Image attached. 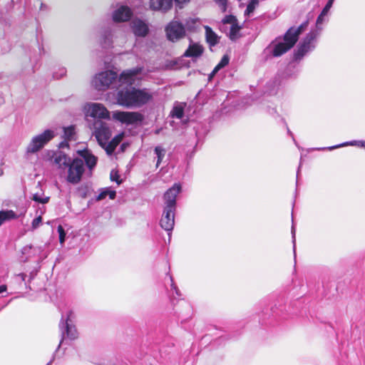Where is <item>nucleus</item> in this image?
Masks as SVG:
<instances>
[{"label":"nucleus","mask_w":365,"mask_h":365,"mask_svg":"<svg viewBox=\"0 0 365 365\" xmlns=\"http://www.w3.org/2000/svg\"><path fill=\"white\" fill-rule=\"evenodd\" d=\"M131 29L137 37H145L150 31L148 25L140 19H136L132 21Z\"/></svg>","instance_id":"5701e85b"},{"label":"nucleus","mask_w":365,"mask_h":365,"mask_svg":"<svg viewBox=\"0 0 365 365\" xmlns=\"http://www.w3.org/2000/svg\"><path fill=\"white\" fill-rule=\"evenodd\" d=\"M259 1H248V4L247 5V8L245 11V16H250V15L254 12L256 7L259 5Z\"/></svg>","instance_id":"79ce46f5"},{"label":"nucleus","mask_w":365,"mask_h":365,"mask_svg":"<svg viewBox=\"0 0 365 365\" xmlns=\"http://www.w3.org/2000/svg\"><path fill=\"white\" fill-rule=\"evenodd\" d=\"M71 159L72 158H71L64 153L59 152V153H58L54 158V163L58 164L59 166L63 165L64 167H66Z\"/></svg>","instance_id":"c9c22d12"},{"label":"nucleus","mask_w":365,"mask_h":365,"mask_svg":"<svg viewBox=\"0 0 365 365\" xmlns=\"http://www.w3.org/2000/svg\"><path fill=\"white\" fill-rule=\"evenodd\" d=\"M42 223V217L41 215L35 217L31 222V230H34L37 229L39 225Z\"/></svg>","instance_id":"864d4df0"},{"label":"nucleus","mask_w":365,"mask_h":365,"mask_svg":"<svg viewBox=\"0 0 365 365\" xmlns=\"http://www.w3.org/2000/svg\"><path fill=\"white\" fill-rule=\"evenodd\" d=\"M93 135H95L98 144L104 147L108 143L111 137V130L107 123L102 120H96L93 124Z\"/></svg>","instance_id":"f8f14e48"},{"label":"nucleus","mask_w":365,"mask_h":365,"mask_svg":"<svg viewBox=\"0 0 365 365\" xmlns=\"http://www.w3.org/2000/svg\"><path fill=\"white\" fill-rule=\"evenodd\" d=\"M153 99V96L145 88L124 86L119 88L116 101L119 106L127 108H140Z\"/></svg>","instance_id":"f03ea898"},{"label":"nucleus","mask_w":365,"mask_h":365,"mask_svg":"<svg viewBox=\"0 0 365 365\" xmlns=\"http://www.w3.org/2000/svg\"><path fill=\"white\" fill-rule=\"evenodd\" d=\"M317 38V31H309L307 33L294 50L292 57V62L299 63L309 52L313 51L316 47L315 41Z\"/></svg>","instance_id":"0eeeda50"},{"label":"nucleus","mask_w":365,"mask_h":365,"mask_svg":"<svg viewBox=\"0 0 365 365\" xmlns=\"http://www.w3.org/2000/svg\"><path fill=\"white\" fill-rule=\"evenodd\" d=\"M43 247L41 246L26 245L21 250L20 262L25 263L31 259H35L37 262L39 257H44V259L46 257V255H43Z\"/></svg>","instance_id":"4468645a"},{"label":"nucleus","mask_w":365,"mask_h":365,"mask_svg":"<svg viewBox=\"0 0 365 365\" xmlns=\"http://www.w3.org/2000/svg\"><path fill=\"white\" fill-rule=\"evenodd\" d=\"M66 147H68V141L64 139L63 141H62L59 143V148H66Z\"/></svg>","instance_id":"680f3d73"},{"label":"nucleus","mask_w":365,"mask_h":365,"mask_svg":"<svg viewBox=\"0 0 365 365\" xmlns=\"http://www.w3.org/2000/svg\"><path fill=\"white\" fill-rule=\"evenodd\" d=\"M141 72L140 68H135L130 70L123 71L119 76L117 74L116 88L118 87L133 86L135 83L137 76Z\"/></svg>","instance_id":"ddd939ff"},{"label":"nucleus","mask_w":365,"mask_h":365,"mask_svg":"<svg viewBox=\"0 0 365 365\" xmlns=\"http://www.w3.org/2000/svg\"><path fill=\"white\" fill-rule=\"evenodd\" d=\"M199 21L198 19H189L186 21L185 27V31H195L198 26Z\"/></svg>","instance_id":"ea45409f"},{"label":"nucleus","mask_w":365,"mask_h":365,"mask_svg":"<svg viewBox=\"0 0 365 365\" xmlns=\"http://www.w3.org/2000/svg\"><path fill=\"white\" fill-rule=\"evenodd\" d=\"M292 218H293V213L292 214ZM292 220V225L291 228V234H292V244H293V252H294V259H296V229L295 225L294 224V219Z\"/></svg>","instance_id":"de8ad7c7"},{"label":"nucleus","mask_w":365,"mask_h":365,"mask_svg":"<svg viewBox=\"0 0 365 365\" xmlns=\"http://www.w3.org/2000/svg\"><path fill=\"white\" fill-rule=\"evenodd\" d=\"M161 130V128L157 129L155 130V134H159Z\"/></svg>","instance_id":"338daca9"},{"label":"nucleus","mask_w":365,"mask_h":365,"mask_svg":"<svg viewBox=\"0 0 365 365\" xmlns=\"http://www.w3.org/2000/svg\"><path fill=\"white\" fill-rule=\"evenodd\" d=\"M176 209L164 206L162 217L160 220V227L168 232L169 239L175 225V212Z\"/></svg>","instance_id":"2eb2a0df"},{"label":"nucleus","mask_w":365,"mask_h":365,"mask_svg":"<svg viewBox=\"0 0 365 365\" xmlns=\"http://www.w3.org/2000/svg\"><path fill=\"white\" fill-rule=\"evenodd\" d=\"M9 8H11L12 6H14V1H11L9 4Z\"/></svg>","instance_id":"0e129e2a"},{"label":"nucleus","mask_w":365,"mask_h":365,"mask_svg":"<svg viewBox=\"0 0 365 365\" xmlns=\"http://www.w3.org/2000/svg\"><path fill=\"white\" fill-rule=\"evenodd\" d=\"M0 21L1 22L4 23L6 25V24H9L10 25V23H9L7 21V18L6 16V14H4L3 11L0 12Z\"/></svg>","instance_id":"13d9d810"},{"label":"nucleus","mask_w":365,"mask_h":365,"mask_svg":"<svg viewBox=\"0 0 365 365\" xmlns=\"http://www.w3.org/2000/svg\"><path fill=\"white\" fill-rule=\"evenodd\" d=\"M182 190V186L180 183H175L164 194L165 206L173 209H176L177 197Z\"/></svg>","instance_id":"a211bd4d"},{"label":"nucleus","mask_w":365,"mask_h":365,"mask_svg":"<svg viewBox=\"0 0 365 365\" xmlns=\"http://www.w3.org/2000/svg\"><path fill=\"white\" fill-rule=\"evenodd\" d=\"M309 25V17L304 20L298 27L291 26L289 27L286 32H290L289 36L294 39V42L297 43L299 41L300 35L307 29Z\"/></svg>","instance_id":"393cba45"},{"label":"nucleus","mask_w":365,"mask_h":365,"mask_svg":"<svg viewBox=\"0 0 365 365\" xmlns=\"http://www.w3.org/2000/svg\"><path fill=\"white\" fill-rule=\"evenodd\" d=\"M334 1H327L326 5L322 9V11L319 14V16L317 18L315 28L312 29L310 31H317V36L319 35L320 32L322 30V24L324 22L328 21V14L329 13V11L331 8L333 6V3Z\"/></svg>","instance_id":"412c9836"},{"label":"nucleus","mask_w":365,"mask_h":365,"mask_svg":"<svg viewBox=\"0 0 365 365\" xmlns=\"http://www.w3.org/2000/svg\"><path fill=\"white\" fill-rule=\"evenodd\" d=\"M91 190V185L86 182L77 187V193L81 198H86Z\"/></svg>","instance_id":"4c0bfd02"},{"label":"nucleus","mask_w":365,"mask_h":365,"mask_svg":"<svg viewBox=\"0 0 365 365\" xmlns=\"http://www.w3.org/2000/svg\"><path fill=\"white\" fill-rule=\"evenodd\" d=\"M14 278L16 282H24L26 289H31V288L30 287L31 282H29L28 280H26V278H27L26 274H25L24 272L19 273L18 274H16L14 276Z\"/></svg>","instance_id":"37998d69"},{"label":"nucleus","mask_w":365,"mask_h":365,"mask_svg":"<svg viewBox=\"0 0 365 365\" xmlns=\"http://www.w3.org/2000/svg\"><path fill=\"white\" fill-rule=\"evenodd\" d=\"M206 41L210 46H216L220 41V37L209 26H205Z\"/></svg>","instance_id":"c85d7f7f"},{"label":"nucleus","mask_w":365,"mask_h":365,"mask_svg":"<svg viewBox=\"0 0 365 365\" xmlns=\"http://www.w3.org/2000/svg\"><path fill=\"white\" fill-rule=\"evenodd\" d=\"M7 291V286L6 284L0 285V294H3Z\"/></svg>","instance_id":"e2e57ef3"},{"label":"nucleus","mask_w":365,"mask_h":365,"mask_svg":"<svg viewBox=\"0 0 365 365\" xmlns=\"http://www.w3.org/2000/svg\"><path fill=\"white\" fill-rule=\"evenodd\" d=\"M226 339V336H220L217 338H216L212 342V345H215V344H220L222 342H223Z\"/></svg>","instance_id":"4d7b16f0"},{"label":"nucleus","mask_w":365,"mask_h":365,"mask_svg":"<svg viewBox=\"0 0 365 365\" xmlns=\"http://www.w3.org/2000/svg\"><path fill=\"white\" fill-rule=\"evenodd\" d=\"M98 195L95 197L96 201H101L108 196L110 200H114L116 197V191L112 187H106L98 190Z\"/></svg>","instance_id":"cd10ccee"},{"label":"nucleus","mask_w":365,"mask_h":365,"mask_svg":"<svg viewBox=\"0 0 365 365\" xmlns=\"http://www.w3.org/2000/svg\"><path fill=\"white\" fill-rule=\"evenodd\" d=\"M219 4V7L221 9L222 12H226L227 7H228V3L230 1H216Z\"/></svg>","instance_id":"6e6d98bb"},{"label":"nucleus","mask_w":365,"mask_h":365,"mask_svg":"<svg viewBox=\"0 0 365 365\" xmlns=\"http://www.w3.org/2000/svg\"><path fill=\"white\" fill-rule=\"evenodd\" d=\"M289 33L285 32L283 35L277 36L269 43L262 53L264 61L283 56L296 45L294 39L289 36Z\"/></svg>","instance_id":"7ed1b4c3"},{"label":"nucleus","mask_w":365,"mask_h":365,"mask_svg":"<svg viewBox=\"0 0 365 365\" xmlns=\"http://www.w3.org/2000/svg\"><path fill=\"white\" fill-rule=\"evenodd\" d=\"M117 73L113 71H101L96 74L92 84L98 91H106L108 88H116Z\"/></svg>","instance_id":"1a4fd4ad"},{"label":"nucleus","mask_w":365,"mask_h":365,"mask_svg":"<svg viewBox=\"0 0 365 365\" xmlns=\"http://www.w3.org/2000/svg\"><path fill=\"white\" fill-rule=\"evenodd\" d=\"M78 157L73 158L67 165L66 181L72 185L78 184L85 173V167L88 169L90 175L97 165L98 157L88 148L76 151Z\"/></svg>","instance_id":"f257e3e1"},{"label":"nucleus","mask_w":365,"mask_h":365,"mask_svg":"<svg viewBox=\"0 0 365 365\" xmlns=\"http://www.w3.org/2000/svg\"><path fill=\"white\" fill-rule=\"evenodd\" d=\"M110 179L112 182H115L118 185L123 183V180L120 178L118 170H112L110 173Z\"/></svg>","instance_id":"49530a36"},{"label":"nucleus","mask_w":365,"mask_h":365,"mask_svg":"<svg viewBox=\"0 0 365 365\" xmlns=\"http://www.w3.org/2000/svg\"><path fill=\"white\" fill-rule=\"evenodd\" d=\"M273 118H274V119H277V118H279V120H280V121H282V122L284 123V126L286 127V128H287V134H288V135H289L292 138V140H293V141H294V144H295L296 145H297V141H296V140H295V138H294V134H293V133L289 130V127H288V125H287V123H286V121H285L284 118H282L279 115V116H276V117H273Z\"/></svg>","instance_id":"603ef678"},{"label":"nucleus","mask_w":365,"mask_h":365,"mask_svg":"<svg viewBox=\"0 0 365 365\" xmlns=\"http://www.w3.org/2000/svg\"><path fill=\"white\" fill-rule=\"evenodd\" d=\"M166 276L168 277L169 279H170V287H171V289L172 290H173L175 293V294L178 297H180L182 296V294L180 292V290L179 289V288L177 287V285L175 284V282H174V279H173V276L170 274V272H168L167 274H166Z\"/></svg>","instance_id":"a18cd8bd"},{"label":"nucleus","mask_w":365,"mask_h":365,"mask_svg":"<svg viewBox=\"0 0 365 365\" xmlns=\"http://www.w3.org/2000/svg\"><path fill=\"white\" fill-rule=\"evenodd\" d=\"M73 317V312L72 310H68L66 314H62L61 319L59 323L61 340L51 360L46 365L52 364L56 359V353L58 351L62 344H68V341H73L78 338V331L72 320Z\"/></svg>","instance_id":"20e7f679"},{"label":"nucleus","mask_w":365,"mask_h":365,"mask_svg":"<svg viewBox=\"0 0 365 365\" xmlns=\"http://www.w3.org/2000/svg\"><path fill=\"white\" fill-rule=\"evenodd\" d=\"M207 336H207V334H206V335H205V336H203L202 337V340H203V341H207Z\"/></svg>","instance_id":"69168bd1"},{"label":"nucleus","mask_w":365,"mask_h":365,"mask_svg":"<svg viewBox=\"0 0 365 365\" xmlns=\"http://www.w3.org/2000/svg\"><path fill=\"white\" fill-rule=\"evenodd\" d=\"M66 72H67V71L65 67H61L58 68V71L53 72V78L58 80V79L63 78V76H65L66 74Z\"/></svg>","instance_id":"8fccbe9b"},{"label":"nucleus","mask_w":365,"mask_h":365,"mask_svg":"<svg viewBox=\"0 0 365 365\" xmlns=\"http://www.w3.org/2000/svg\"><path fill=\"white\" fill-rule=\"evenodd\" d=\"M241 28L242 27L239 25V24H236L230 26L229 32V38L230 40L236 41L240 38V31Z\"/></svg>","instance_id":"e433bc0d"},{"label":"nucleus","mask_w":365,"mask_h":365,"mask_svg":"<svg viewBox=\"0 0 365 365\" xmlns=\"http://www.w3.org/2000/svg\"><path fill=\"white\" fill-rule=\"evenodd\" d=\"M21 214L18 215L11 210H0V227L7 221L18 219Z\"/></svg>","instance_id":"c756f323"},{"label":"nucleus","mask_w":365,"mask_h":365,"mask_svg":"<svg viewBox=\"0 0 365 365\" xmlns=\"http://www.w3.org/2000/svg\"><path fill=\"white\" fill-rule=\"evenodd\" d=\"M88 106L87 114L96 120L110 118V112L103 104L99 103H91Z\"/></svg>","instance_id":"dca6fc26"},{"label":"nucleus","mask_w":365,"mask_h":365,"mask_svg":"<svg viewBox=\"0 0 365 365\" xmlns=\"http://www.w3.org/2000/svg\"><path fill=\"white\" fill-rule=\"evenodd\" d=\"M185 56H181L179 58L170 60L168 63V67L170 69H180L182 68H189L190 66V62L188 60H185Z\"/></svg>","instance_id":"bb28decb"},{"label":"nucleus","mask_w":365,"mask_h":365,"mask_svg":"<svg viewBox=\"0 0 365 365\" xmlns=\"http://www.w3.org/2000/svg\"><path fill=\"white\" fill-rule=\"evenodd\" d=\"M229 62L230 56L227 54L223 55L220 62L215 66V70L220 71L221 69L227 66L229 64Z\"/></svg>","instance_id":"a19ab883"},{"label":"nucleus","mask_w":365,"mask_h":365,"mask_svg":"<svg viewBox=\"0 0 365 365\" xmlns=\"http://www.w3.org/2000/svg\"><path fill=\"white\" fill-rule=\"evenodd\" d=\"M55 136L54 131L45 130L42 133L34 136L26 148L27 153H36L41 150Z\"/></svg>","instance_id":"9d476101"},{"label":"nucleus","mask_w":365,"mask_h":365,"mask_svg":"<svg viewBox=\"0 0 365 365\" xmlns=\"http://www.w3.org/2000/svg\"><path fill=\"white\" fill-rule=\"evenodd\" d=\"M39 51L40 53H41L42 51H43V48L41 46V47H39Z\"/></svg>","instance_id":"774afa93"},{"label":"nucleus","mask_w":365,"mask_h":365,"mask_svg":"<svg viewBox=\"0 0 365 365\" xmlns=\"http://www.w3.org/2000/svg\"><path fill=\"white\" fill-rule=\"evenodd\" d=\"M133 16V11L128 6H121L113 12L112 19L114 22H125Z\"/></svg>","instance_id":"4be33fe9"},{"label":"nucleus","mask_w":365,"mask_h":365,"mask_svg":"<svg viewBox=\"0 0 365 365\" xmlns=\"http://www.w3.org/2000/svg\"><path fill=\"white\" fill-rule=\"evenodd\" d=\"M222 23L223 24H230L232 26L238 24V21L235 15L229 14L225 16V17L222 20Z\"/></svg>","instance_id":"c03bdc74"},{"label":"nucleus","mask_w":365,"mask_h":365,"mask_svg":"<svg viewBox=\"0 0 365 365\" xmlns=\"http://www.w3.org/2000/svg\"><path fill=\"white\" fill-rule=\"evenodd\" d=\"M24 10L26 15L34 16L37 21L36 15L39 16L41 14L48 12V7L43 1H24Z\"/></svg>","instance_id":"f3484780"},{"label":"nucleus","mask_w":365,"mask_h":365,"mask_svg":"<svg viewBox=\"0 0 365 365\" xmlns=\"http://www.w3.org/2000/svg\"><path fill=\"white\" fill-rule=\"evenodd\" d=\"M181 300H183L182 299ZM182 306L185 307L187 311L186 313L180 312L178 314V317L181 319V324H183L185 321H187L189 318L191 317L192 314V309L191 305L185 301L182 302Z\"/></svg>","instance_id":"473e14b6"},{"label":"nucleus","mask_w":365,"mask_h":365,"mask_svg":"<svg viewBox=\"0 0 365 365\" xmlns=\"http://www.w3.org/2000/svg\"><path fill=\"white\" fill-rule=\"evenodd\" d=\"M300 169H301V163L299 164L298 168H297V176H296V186L297 187H298V185H299V174H300ZM297 191V188L296 189V192Z\"/></svg>","instance_id":"052dcab7"},{"label":"nucleus","mask_w":365,"mask_h":365,"mask_svg":"<svg viewBox=\"0 0 365 365\" xmlns=\"http://www.w3.org/2000/svg\"><path fill=\"white\" fill-rule=\"evenodd\" d=\"M220 71L215 70V67L213 68L212 72L208 75V81H211L214 76L219 72Z\"/></svg>","instance_id":"bf43d9fd"},{"label":"nucleus","mask_w":365,"mask_h":365,"mask_svg":"<svg viewBox=\"0 0 365 365\" xmlns=\"http://www.w3.org/2000/svg\"><path fill=\"white\" fill-rule=\"evenodd\" d=\"M173 2L175 3L176 8L182 9L189 1H149L151 9L160 11L163 13H166L170 10L173 6Z\"/></svg>","instance_id":"6ab92c4d"},{"label":"nucleus","mask_w":365,"mask_h":365,"mask_svg":"<svg viewBox=\"0 0 365 365\" xmlns=\"http://www.w3.org/2000/svg\"><path fill=\"white\" fill-rule=\"evenodd\" d=\"M185 115L184 106L181 104H175L170 111V116L173 118L182 119Z\"/></svg>","instance_id":"2f4dec72"},{"label":"nucleus","mask_w":365,"mask_h":365,"mask_svg":"<svg viewBox=\"0 0 365 365\" xmlns=\"http://www.w3.org/2000/svg\"><path fill=\"white\" fill-rule=\"evenodd\" d=\"M166 38L173 43L177 42L185 36V27L179 21H171L165 27Z\"/></svg>","instance_id":"9b49d317"},{"label":"nucleus","mask_w":365,"mask_h":365,"mask_svg":"<svg viewBox=\"0 0 365 365\" xmlns=\"http://www.w3.org/2000/svg\"><path fill=\"white\" fill-rule=\"evenodd\" d=\"M189 41L188 47L185 51L183 56H185L186 58H191L195 61L202 55L204 52V47L199 43L194 42L190 37L189 38Z\"/></svg>","instance_id":"aec40b11"},{"label":"nucleus","mask_w":365,"mask_h":365,"mask_svg":"<svg viewBox=\"0 0 365 365\" xmlns=\"http://www.w3.org/2000/svg\"><path fill=\"white\" fill-rule=\"evenodd\" d=\"M296 63L297 62H292V60L291 59V61L287 65L284 72L281 73L282 77L284 76L288 78H292L295 77L299 73V68L296 65Z\"/></svg>","instance_id":"7c9ffc66"},{"label":"nucleus","mask_w":365,"mask_h":365,"mask_svg":"<svg viewBox=\"0 0 365 365\" xmlns=\"http://www.w3.org/2000/svg\"><path fill=\"white\" fill-rule=\"evenodd\" d=\"M348 145L357 146L359 148H365V140H354L346 141V142H344V143H340L338 145H332V146L317 148H316V150H333L334 149L341 148V147L348 146Z\"/></svg>","instance_id":"a878e982"},{"label":"nucleus","mask_w":365,"mask_h":365,"mask_svg":"<svg viewBox=\"0 0 365 365\" xmlns=\"http://www.w3.org/2000/svg\"><path fill=\"white\" fill-rule=\"evenodd\" d=\"M49 197H42L38 193H36L33 196V200L36 202L41 203L42 205H45L49 202Z\"/></svg>","instance_id":"09e8293b"},{"label":"nucleus","mask_w":365,"mask_h":365,"mask_svg":"<svg viewBox=\"0 0 365 365\" xmlns=\"http://www.w3.org/2000/svg\"><path fill=\"white\" fill-rule=\"evenodd\" d=\"M285 305L277 304L267 307H264L258 315L259 324L262 326H274L278 321L285 319Z\"/></svg>","instance_id":"423d86ee"},{"label":"nucleus","mask_w":365,"mask_h":365,"mask_svg":"<svg viewBox=\"0 0 365 365\" xmlns=\"http://www.w3.org/2000/svg\"><path fill=\"white\" fill-rule=\"evenodd\" d=\"M63 137L68 141H71L75 139L76 135V125H71L63 128Z\"/></svg>","instance_id":"72a5a7b5"},{"label":"nucleus","mask_w":365,"mask_h":365,"mask_svg":"<svg viewBox=\"0 0 365 365\" xmlns=\"http://www.w3.org/2000/svg\"><path fill=\"white\" fill-rule=\"evenodd\" d=\"M112 119L127 126L138 127L143 125L145 117L139 112L114 110L112 112Z\"/></svg>","instance_id":"6e6552de"},{"label":"nucleus","mask_w":365,"mask_h":365,"mask_svg":"<svg viewBox=\"0 0 365 365\" xmlns=\"http://www.w3.org/2000/svg\"><path fill=\"white\" fill-rule=\"evenodd\" d=\"M29 60L32 64L31 67V72L34 73L36 71V66L37 64V61H38V58L37 56H35V58H33L31 54H29Z\"/></svg>","instance_id":"5fc2aeb1"},{"label":"nucleus","mask_w":365,"mask_h":365,"mask_svg":"<svg viewBox=\"0 0 365 365\" xmlns=\"http://www.w3.org/2000/svg\"><path fill=\"white\" fill-rule=\"evenodd\" d=\"M57 231L58 233L59 242L61 245H63L65 242L66 239V232L64 228L61 225H59L58 227Z\"/></svg>","instance_id":"3c124183"},{"label":"nucleus","mask_w":365,"mask_h":365,"mask_svg":"<svg viewBox=\"0 0 365 365\" xmlns=\"http://www.w3.org/2000/svg\"><path fill=\"white\" fill-rule=\"evenodd\" d=\"M113 32L112 29L110 26L104 28L101 31L99 41L101 46L104 49L112 48L113 43Z\"/></svg>","instance_id":"b1692460"},{"label":"nucleus","mask_w":365,"mask_h":365,"mask_svg":"<svg viewBox=\"0 0 365 365\" xmlns=\"http://www.w3.org/2000/svg\"><path fill=\"white\" fill-rule=\"evenodd\" d=\"M44 259V257H39L37 259L36 266L29 272L28 282H31L38 274L41 268V263Z\"/></svg>","instance_id":"58836bf2"},{"label":"nucleus","mask_w":365,"mask_h":365,"mask_svg":"<svg viewBox=\"0 0 365 365\" xmlns=\"http://www.w3.org/2000/svg\"><path fill=\"white\" fill-rule=\"evenodd\" d=\"M154 154L157 158L155 167L158 168L165 156L166 150L162 145H157L154 148Z\"/></svg>","instance_id":"f704fd0d"},{"label":"nucleus","mask_w":365,"mask_h":365,"mask_svg":"<svg viewBox=\"0 0 365 365\" xmlns=\"http://www.w3.org/2000/svg\"><path fill=\"white\" fill-rule=\"evenodd\" d=\"M282 80V75L280 74V73H277L272 78L267 82L264 88L262 98L259 103L261 108L272 117L279 116V114L277 111L275 104L272 102L269 98L277 93L281 85Z\"/></svg>","instance_id":"39448f33"}]
</instances>
